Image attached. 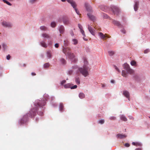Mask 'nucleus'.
Here are the masks:
<instances>
[{
    "instance_id": "obj_1",
    "label": "nucleus",
    "mask_w": 150,
    "mask_h": 150,
    "mask_svg": "<svg viewBox=\"0 0 150 150\" xmlns=\"http://www.w3.org/2000/svg\"><path fill=\"white\" fill-rule=\"evenodd\" d=\"M49 96L48 94H45L44 95V98L41 100H36L34 103V105L35 108H33L29 111V113L24 115L23 118L19 121V123L20 125H22L25 123L28 120V116L31 117L35 116L36 114L37 109L38 107H42L45 106L46 103V101L47 100Z\"/></svg>"
},
{
    "instance_id": "obj_2",
    "label": "nucleus",
    "mask_w": 150,
    "mask_h": 150,
    "mask_svg": "<svg viewBox=\"0 0 150 150\" xmlns=\"http://www.w3.org/2000/svg\"><path fill=\"white\" fill-rule=\"evenodd\" d=\"M83 59L84 61V64L83 67H79L77 65H74L72 66V69L76 71V73L77 74L81 73L84 77H86L89 75L88 71L90 69L88 66V62L86 58L83 57Z\"/></svg>"
},
{
    "instance_id": "obj_3",
    "label": "nucleus",
    "mask_w": 150,
    "mask_h": 150,
    "mask_svg": "<svg viewBox=\"0 0 150 150\" xmlns=\"http://www.w3.org/2000/svg\"><path fill=\"white\" fill-rule=\"evenodd\" d=\"M62 47L63 52L70 59L71 62L74 63L76 62L77 59L75 57L74 54L71 52L70 48L68 47Z\"/></svg>"
},
{
    "instance_id": "obj_4",
    "label": "nucleus",
    "mask_w": 150,
    "mask_h": 150,
    "mask_svg": "<svg viewBox=\"0 0 150 150\" xmlns=\"http://www.w3.org/2000/svg\"><path fill=\"white\" fill-rule=\"evenodd\" d=\"M123 67L124 70L122 71V75L124 77H126L127 76L128 74H131L133 73L134 71L127 63L124 64Z\"/></svg>"
},
{
    "instance_id": "obj_5",
    "label": "nucleus",
    "mask_w": 150,
    "mask_h": 150,
    "mask_svg": "<svg viewBox=\"0 0 150 150\" xmlns=\"http://www.w3.org/2000/svg\"><path fill=\"white\" fill-rule=\"evenodd\" d=\"M1 24L3 27L9 28H12L13 26L12 24L11 23L5 21H2Z\"/></svg>"
},
{
    "instance_id": "obj_6",
    "label": "nucleus",
    "mask_w": 150,
    "mask_h": 150,
    "mask_svg": "<svg viewBox=\"0 0 150 150\" xmlns=\"http://www.w3.org/2000/svg\"><path fill=\"white\" fill-rule=\"evenodd\" d=\"M110 10L112 11L113 13L117 14L120 11L119 8L115 6L112 5L110 6Z\"/></svg>"
},
{
    "instance_id": "obj_7",
    "label": "nucleus",
    "mask_w": 150,
    "mask_h": 150,
    "mask_svg": "<svg viewBox=\"0 0 150 150\" xmlns=\"http://www.w3.org/2000/svg\"><path fill=\"white\" fill-rule=\"evenodd\" d=\"M1 45L2 50L3 52H5L8 50V47L6 43L3 42L1 43Z\"/></svg>"
},
{
    "instance_id": "obj_8",
    "label": "nucleus",
    "mask_w": 150,
    "mask_h": 150,
    "mask_svg": "<svg viewBox=\"0 0 150 150\" xmlns=\"http://www.w3.org/2000/svg\"><path fill=\"white\" fill-rule=\"evenodd\" d=\"M41 37L44 39H50L51 37L50 36L46 33H43L41 34Z\"/></svg>"
},
{
    "instance_id": "obj_9",
    "label": "nucleus",
    "mask_w": 150,
    "mask_h": 150,
    "mask_svg": "<svg viewBox=\"0 0 150 150\" xmlns=\"http://www.w3.org/2000/svg\"><path fill=\"white\" fill-rule=\"evenodd\" d=\"M67 1L68 3L70 4L74 9L76 8V4L73 0H67Z\"/></svg>"
},
{
    "instance_id": "obj_10",
    "label": "nucleus",
    "mask_w": 150,
    "mask_h": 150,
    "mask_svg": "<svg viewBox=\"0 0 150 150\" xmlns=\"http://www.w3.org/2000/svg\"><path fill=\"white\" fill-rule=\"evenodd\" d=\"M67 1L68 3L70 4L74 9L76 8V4L73 0H67Z\"/></svg>"
},
{
    "instance_id": "obj_11",
    "label": "nucleus",
    "mask_w": 150,
    "mask_h": 150,
    "mask_svg": "<svg viewBox=\"0 0 150 150\" xmlns=\"http://www.w3.org/2000/svg\"><path fill=\"white\" fill-rule=\"evenodd\" d=\"M85 6L88 12H92V7L87 2L85 3Z\"/></svg>"
},
{
    "instance_id": "obj_12",
    "label": "nucleus",
    "mask_w": 150,
    "mask_h": 150,
    "mask_svg": "<svg viewBox=\"0 0 150 150\" xmlns=\"http://www.w3.org/2000/svg\"><path fill=\"white\" fill-rule=\"evenodd\" d=\"M123 94L124 96L127 98L129 101L130 100V94L129 92L126 90H124L123 92Z\"/></svg>"
},
{
    "instance_id": "obj_13",
    "label": "nucleus",
    "mask_w": 150,
    "mask_h": 150,
    "mask_svg": "<svg viewBox=\"0 0 150 150\" xmlns=\"http://www.w3.org/2000/svg\"><path fill=\"white\" fill-rule=\"evenodd\" d=\"M58 29L60 34H63L65 31V29L64 26L63 25H59L58 28Z\"/></svg>"
},
{
    "instance_id": "obj_14",
    "label": "nucleus",
    "mask_w": 150,
    "mask_h": 150,
    "mask_svg": "<svg viewBox=\"0 0 150 150\" xmlns=\"http://www.w3.org/2000/svg\"><path fill=\"white\" fill-rule=\"evenodd\" d=\"M134 10L136 11L138 10L139 7V1L138 0H134Z\"/></svg>"
},
{
    "instance_id": "obj_15",
    "label": "nucleus",
    "mask_w": 150,
    "mask_h": 150,
    "mask_svg": "<svg viewBox=\"0 0 150 150\" xmlns=\"http://www.w3.org/2000/svg\"><path fill=\"white\" fill-rule=\"evenodd\" d=\"M116 137L117 139H123L126 138L127 137V135L122 134H118L116 135Z\"/></svg>"
},
{
    "instance_id": "obj_16",
    "label": "nucleus",
    "mask_w": 150,
    "mask_h": 150,
    "mask_svg": "<svg viewBox=\"0 0 150 150\" xmlns=\"http://www.w3.org/2000/svg\"><path fill=\"white\" fill-rule=\"evenodd\" d=\"M74 71L75 72L76 74L77 75H80V74H81V73H80L79 74H77L76 73V71L72 69V67H71V69H69L67 71V73L68 75H71L72 74Z\"/></svg>"
},
{
    "instance_id": "obj_17",
    "label": "nucleus",
    "mask_w": 150,
    "mask_h": 150,
    "mask_svg": "<svg viewBox=\"0 0 150 150\" xmlns=\"http://www.w3.org/2000/svg\"><path fill=\"white\" fill-rule=\"evenodd\" d=\"M88 30L93 35H95V30L92 28L90 25H88Z\"/></svg>"
},
{
    "instance_id": "obj_18",
    "label": "nucleus",
    "mask_w": 150,
    "mask_h": 150,
    "mask_svg": "<svg viewBox=\"0 0 150 150\" xmlns=\"http://www.w3.org/2000/svg\"><path fill=\"white\" fill-rule=\"evenodd\" d=\"M99 7L102 10L106 12L108 11L109 9L108 7L104 5L100 6Z\"/></svg>"
},
{
    "instance_id": "obj_19",
    "label": "nucleus",
    "mask_w": 150,
    "mask_h": 150,
    "mask_svg": "<svg viewBox=\"0 0 150 150\" xmlns=\"http://www.w3.org/2000/svg\"><path fill=\"white\" fill-rule=\"evenodd\" d=\"M46 56L48 59H51L52 56V52L50 50H47L46 52Z\"/></svg>"
},
{
    "instance_id": "obj_20",
    "label": "nucleus",
    "mask_w": 150,
    "mask_h": 150,
    "mask_svg": "<svg viewBox=\"0 0 150 150\" xmlns=\"http://www.w3.org/2000/svg\"><path fill=\"white\" fill-rule=\"evenodd\" d=\"M40 45L42 47L44 48H47L48 45L44 40H42L40 42Z\"/></svg>"
},
{
    "instance_id": "obj_21",
    "label": "nucleus",
    "mask_w": 150,
    "mask_h": 150,
    "mask_svg": "<svg viewBox=\"0 0 150 150\" xmlns=\"http://www.w3.org/2000/svg\"><path fill=\"white\" fill-rule=\"evenodd\" d=\"M98 34L99 38L101 39H104L107 37V36L105 35H104L103 33L101 32H99Z\"/></svg>"
},
{
    "instance_id": "obj_22",
    "label": "nucleus",
    "mask_w": 150,
    "mask_h": 150,
    "mask_svg": "<svg viewBox=\"0 0 150 150\" xmlns=\"http://www.w3.org/2000/svg\"><path fill=\"white\" fill-rule=\"evenodd\" d=\"M78 26L80 29V31L81 33H82L83 36L85 37L86 35L84 33V32L83 30V27L80 24H78Z\"/></svg>"
},
{
    "instance_id": "obj_23",
    "label": "nucleus",
    "mask_w": 150,
    "mask_h": 150,
    "mask_svg": "<svg viewBox=\"0 0 150 150\" xmlns=\"http://www.w3.org/2000/svg\"><path fill=\"white\" fill-rule=\"evenodd\" d=\"M62 21L64 25H68L70 23L69 19L67 18H64L63 19Z\"/></svg>"
},
{
    "instance_id": "obj_24",
    "label": "nucleus",
    "mask_w": 150,
    "mask_h": 150,
    "mask_svg": "<svg viewBox=\"0 0 150 150\" xmlns=\"http://www.w3.org/2000/svg\"><path fill=\"white\" fill-rule=\"evenodd\" d=\"M75 81L77 84H79L80 83V78L78 76H76L75 77Z\"/></svg>"
},
{
    "instance_id": "obj_25",
    "label": "nucleus",
    "mask_w": 150,
    "mask_h": 150,
    "mask_svg": "<svg viewBox=\"0 0 150 150\" xmlns=\"http://www.w3.org/2000/svg\"><path fill=\"white\" fill-rule=\"evenodd\" d=\"M71 42L73 45H77L78 43V40L75 38H72L71 40Z\"/></svg>"
},
{
    "instance_id": "obj_26",
    "label": "nucleus",
    "mask_w": 150,
    "mask_h": 150,
    "mask_svg": "<svg viewBox=\"0 0 150 150\" xmlns=\"http://www.w3.org/2000/svg\"><path fill=\"white\" fill-rule=\"evenodd\" d=\"M112 23L115 25H117L119 27H121L122 26V25L120 23L117 21L113 20Z\"/></svg>"
},
{
    "instance_id": "obj_27",
    "label": "nucleus",
    "mask_w": 150,
    "mask_h": 150,
    "mask_svg": "<svg viewBox=\"0 0 150 150\" xmlns=\"http://www.w3.org/2000/svg\"><path fill=\"white\" fill-rule=\"evenodd\" d=\"M120 119L124 121H126L127 120V119L126 116L124 115H120Z\"/></svg>"
},
{
    "instance_id": "obj_28",
    "label": "nucleus",
    "mask_w": 150,
    "mask_h": 150,
    "mask_svg": "<svg viewBox=\"0 0 150 150\" xmlns=\"http://www.w3.org/2000/svg\"><path fill=\"white\" fill-rule=\"evenodd\" d=\"M40 29L42 31H46L47 29V28L44 26L42 25L40 27Z\"/></svg>"
},
{
    "instance_id": "obj_29",
    "label": "nucleus",
    "mask_w": 150,
    "mask_h": 150,
    "mask_svg": "<svg viewBox=\"0 0 150 150\" xmlns=\"http://www.w3.org/2000/svg\"><path fill=\"white\" fill-rule=\"evenodd\" d=\"M87 16L91 20L94 21L95 19V17L93 15H92L90 13H88L87 14Z\"/></svg>"
},
{
    "instance_id": "obj_30",
    "label": "nucleus",
    "mask_w": 150,
    "mask_h": 150,
    "mask_svg": "<svg viewBox=\"0 0 150 150\" xmlns=\"http://www.w3.org/2000/svg\"><path fill=\"white\" fill-rule=\"evenodd\" d=\"M132 144L133 145L136 146H140L142 145V143L139 142H132Z\"/></svg>"
},
{
    "instance_id": "obj_31",
    "label": "nucleus",
    "mask_w": 150,
    "mask_h": 150,
    "mask_svg": "<svg viewBox=\"0 0 150 150\" xmlns=\"http://www.w3.org/2000/svg\"><path fill=\"white\" fill-rule=\"evenodd\" d=\"M79 96L80 99H83L85 97V95L83 93H80L79 94Z\"/></svg>"
},
{
    "instance_id": "obj_32",
    "label": "nucleus",
    "mask_w": 150,
    "mask_h": 150,
    "mask_svg": "<svg viewBox=\"0 0 150 150\" xmlns=\"http://www.w3.org/2000/svg\"><path fill=\"white\" fill-rule=\"evenodd\" d=\"M60 63L62 64H65L66 63V61L65 59L63 58H61L60 59Z\"/></svg>"
},
{
    "instance_id": "obj_33",
    "label": "nucleus",
    "mask_w": 150,
    "mask_h": 150,
    "mask_svg": "<svg viewBox=\"0 0 150 150\" xmlns=\"http://www.w3.org/2000/svg\"><path fill=\"white\" fill-rule=\"evenodd\" d=\"M69 42L67 39H66L64 41V46H67L69 45Z\"/></svg>"
},
{
    "instance_id": "obj_34",
    "label": "nucleus",
    "mask_w": 150,
    "mask_h": 150,
    "mask_svg": "<svg viewBox=\"0 0 150 150\" xmlns=\"http://www.w3.org/2000/svg\"><path fill=\"white\" fill-rule=\"evenodd\" d=\"M71 84L68 83L65 84L64 85V86L65 88H71Z\"/></svg>"
},
{
    "instance_id": "obj_35",
    "label": "nucleus",
    "mask_w": 150,
    "mask_h": 150,
    "mask_svg": "<svg viewBox=\"0 0 150 150\" xmlns=\"http://www.w3.org/2000/svg\"><path fill=\"white\" fill-rule=\"evenodd\" d=\"M56 23L54 21H52L50 24V26L52 28H55L56 25Z\"/></svg>"
},
{
    "instance_id": "obj_36",
    "label": "nucleus",
    "mask_w": 150,
    "mask_h": 150,
    "mask_svg": "<svg viewBox=\"0 0 150 150\" xmlns=\"http://www.w3.org/2000/svg\"><path fill=\"white\" fill-rule=\"evenodd\" d=\"M64 106L62 103H60L59 105V110L60 111L62 112Z\"/></svg>"
},
{
    "instance_id": "obj_37",
    "label": "nucleus",
    "mask_w": 150,
    "mask_h": 150,
    "mask_svg": "<svg viewBox=\"0 0 150 150\" xmlns=\"http://www.w3.org/2000/svg\"><path fill=\"white\" fill-rule=\"evenodd\" d=\"M50 66V64L49 63H46L43 65V67L44 68H47L49 67Z\"/></svg>"
},
{
    "instance_id": "obj_38",
    "label": "nucleus",
    "mask_w": 150,
    "mask_h": 150,
    "mask_svg": "<svg viewBox=\"0 0 150 150\" xmlns=\"http://www.w3.org/2000/svg\"><path fill=\"white\" fill-rule=\"evenodd\" d=\"M130 64L132 66H136V62L135 61L132 60V61L130 62Z\"/></svg>"
},
{
    "instance_id": "obj_39",
    "label": "nucleus",
    "mask_w": 150,
    "mask_h": 150,
    "mask_svg": "<svg viewBox=\"0 0 150 150\" xmlns=\"http://www.w3.org/2000/svg\"><path fill=\"white\" fill-rule=\"evenodd\" d=\"M37 0H28V2L31 4H33L35 3Z\"/></svg>"
},
{
    "instance_id": "obj_40",
    "label": "nucleus",
    "mask_w": 150,
    "mask_h": 150,
    "mask_svg": "<svg viewBox=\"0 0 150 150\" xmlns=\"http://www.w3.org/2000/svg\"><path fill=\"white\" fill-rule=\"evenodd\" d=\"M105 122V120L104 119H101L100 120H99L98 121V122L101 124H103Z\"/></svg>"
},
{
    "instance_id": "obj_41",
    "label": "nucleus",
    "mask_w": 150,
    "mask_h": 150,
    "mask_svg": "<svg viewBox=\"0 0 150 150\" xmlns=\"http://www.w3.org/2000/svg\"><path fill=\"white\" fill-rule=\"evenodd\" d=\"M108 53L110 56H112L114 54V52L113 51H108Z\"/></svg>"
},
{
    "instance_id": "obj_42",
    "label": "nucleus",
    "mask_w": 150,
    "mask_h": 150,
    "mask_svg": "<svg viewBox=\"0 0 150 150\" xmlns=\"http://www.w3.org/2000/svg\"><path fill=\"white\" fill-rule=\"evenodd\" d=\"M114 67L115 69L118 72L120 73L121 72V71L118 69L117 67L115 65L114 66Z\"/></svg>"
},
{
    "instance_id": "obj_43",
    "label": "nucleus",
    "mask_w": 150,
    "mask_h": 150,
    "mask_svg": "<svg viewBox=\"0 0 150 150\" xmlns=\"http://www.w3.org/2000/svg\"><path fill=\"white\" fill-rule=\"evenodd\" d=\"M114 67L115 69L118 72L120 73L121 72V71L118 69L117 67L115 65L114 66Z\"/></svg>"
},
{
    "instance_id": "obj_44",
    "label": "nucleus",
    "mask_w": 150,
    "mask_h": 150,
    "mask_svg": "<svg viewBox=\"0 0 150 150\" xmlns=\"http://www.w3.org/2000/svg\"><path fill=\"white\" fill-rule=\"evenodd\" d=\"M3 2H4L5 3H6L9 6H10L11 5V4L10 2H9L7 1V0H3Z\"/></svg>"
},
{
    "instance_id": "obj_45",
    "label": "nucleus",
    "mask_w": 150,
    "mask_h": 150,
    "mask_svg": "<svg viewBox=\"0 0 150 150\" xmlns=\"http://www.w3.org/2000/svg\"><path fill=\"white\" fill-rule=\"evenodd\" d=\"M121 32L123 34H125L126 33V30L124 28H122L120 30Z\"/></svg>"
},
{
    "instance_id": "obj_46",
    "label": "nucleus",
    "mask_w": 150,
    "mask_h": 150,
    "mask_svg": "<svg viewBox=\"0 0 150 150\" xmlns=\"http://www.w3.org/2000/svg\"><path fill=\"white\" fill-rule=\"evenodd\" d=\"M109 119L110 120H116V117L114 116H111L109 117Z\"/></svg>"
},
{
    "instance_id": "obj_47",
    "label": "nucleus",
    "mask_w": 150,
    "mask_h": 150,
    "mask_svg": "<svg viewBox=\"0 0 150 150\" xmlns=\"http://www.w3.org/2000/svg\"><path fill=\"white\" fill-rule=\"evenodd\" d=\"M150 52V50L149 49H147L145 50L144 51V53L145 54H146Z\"/></svg>"
},
{
    "instance_id": "obj_48",
    "label": "nucleus",
    "mask_w": 150,
    "mask_h": 150,
    "mask_svg": "<svg viewBox=\"0 0 150 150\" xmlns=\"http://www.w3.org/2000/svg\"><path fill=\"white\" fill-rule=\"evenodd\" d=\"M66 82V81L65 80H63L62 81H61L60 82V84L62 85H63Z\"/></svg>"
},
{
    "instance_id": "obj_49",
    "label": "nucleus",
    "mask_w": 150,
    "mask_h": 150,
    "mask_svg": "<svg viewBox=\"0 0 150 150\" xmlns=\"http://www.w3.org/2000/svg\"><path fill=\"white\" fill-rule=\"evenodd\" d=\"M76 13L78 15H79L80 14L79 12V11H78L77 9L76 8L74 9Z\"/></svg>"
},
{
    "instance_id": "obj_50",
    "label": "nucleus",
    "mask_w": 150,
    "mask_h": 150,
    "mask_svg": "<svg viewBox=\"0 0 150 150\" xmlns=\"http://www.w3.org/2000/svg\"><path fill=\"white\" fill-rule=\"evenodd\" d=\"M77 86L76 85H75L74 86H71V89H74L76 88H77Z\"/></svg>"
},
{
    "instance_id": "obj_51",
    "label": "nucleus",
    "mask_w": 150,
    "mask_h": 150,
    "mask_svg": "<svg viewBox=\"0 0 150 150\" xmlns=\"http://www.w3.org/2000/svg\"><path fill=\"white\" fill-rule=\"evenodd\" d=\"M107 86V85L105 84H102V87L103 88H105Z\"/></svg>"
},
{
    "instance_id": "obj_52",
    "label": "nucleus",
    "mask_w": 150,
    "mask_h": 150,
    "mask_svg": "<svg viewBox=\"0 0 150 150\" xmlns=\"http://www.w3.org/2000/svg\"><path fill=\"white\" fill-rule=\"evenodd\" d=\"M124 146H125V147H129V146H130V145L128 143H125V145H124Z\"/></svg>"
},
{
    "instance_id": "obj_53",
    "label": "nucleus",
    "mask_w": 150,
    "mask_h": 150,
    "mask_svg": "<svg viewBox=\"0 0 150 150\" xmlns=\"http://www.w3.org/2000/svg\"><path fill=\"white\" fill-rule=\"evenodd\" d=\"M129 118L130 120H133L134 119V117L132 116H129Z\"/></svg>"
},
{
    "instance_id": "obj_54",
    "label": "nucleus",
    "mask_w": 150,
    "mask_h": 150,
    "mask_svg": "<svg viewBox=\"0 0 150 150\" xmlns=\"http://www.w3.org/2000/svg\"><path fill=\"white\" fill-rule=\"evenodd\" d=\"M59 46V44L58 43H56L54 45V47L56 48H57Z\"/></svg>"
},
{
    "instance_id": "obj_55",
    "label": "nucleus",
    "mask_w": 150,
    "mask_h": 150,
    "mask_svg": "<svg viewBox=\"0 0 150 150\" xmlns=\"http://www.w3.org/2000/svg\"><path fill=\"white\" fill-rule=\"evenodd\" d=\"M104 17L106 18H108L109 17L107 15L105 14L104 15Z\"/></svg>"
},
{
    "instance_id": "obj_56",
    "label": "nucleus",
    "mask_w": 150,
    "mask_h": 150,
    "mask_svg": "<svg viewBox=\"0 0 150 150\" xmlns=\"http://www.w3.org/2000/svg\"><path fill=\"white\" fill-rule=\"evenodd\" d=\"M38 114L39 115L42 116V115H43V113L42 112H40L38 113Z\"/></svg>"
},
{
    "instance_id": "obj_57",
    "label": "nucleus",
    "mask_w": 150,
    "mask_h": 150,
    "mask_svg": "<svg viewBox=\"0 0 150 150\" xmlns=\"http://www.w3.org/2000/svg\"><path fill=\"white\" fill-rule=\"evenodd\" d=\"M10 56L9 55H8L6 56V59L7 60H9L10 59Z\"/></svg>"
},
{
    "instance_id": "obj_58",
    "label": "nucleus",
    "mask_w": 150,
    "mask_h": 150,
    "mask_svg": "<svg viewBox=\"0 0 150 150\" xmlns=\"http://www.w3.org/2000/svg\"><path fill=\"white\" fill-rule=\"evenodd\" d=\"M31 74L32 76H34L36 74L34 72H32L31 73Z\"/></svg>"
},
{
    "instance_id": "obj_59",
    "label": "nucleus",
    "mask_w": 150,
    "mask_h": 150,
    "mask_svg": "<svg viewBox=\"0 0 150 150\" xmlns=\"http://www.w3.org/2000/svg\"><path fill=\"white\" fill-rule=\"evenodd\" d=\"M115 81L113 80H111L110 81V82L112 83H115Z\"/></svg>"
},
{
    "instance_id": "obj_60",
    "label": "nucleus",
    "mask_w": 150,
    "mask_h": 150,
    "mask_svg": "<svg viewBox=\"0 0 150 150\" xmlns=\"http://www.w3.org/2000/svg\"><path fill=\"white\" fill-rule=\"evenodd\" d=\"M85 37L83 36V39L85 41H87L88 40V39H86V38H85Z\"/></svg>"
},
{
    "instance_id": "obj_61",
    "label": "nucleus",
    "mask_w": 150,
    "mask_h": 150,
    "mask_svg": "<svg viewBox=\"0 0 150 150\" xmlns=\"http://www.w3.org/2000/svg\"><path fill=\"white\" fill-rule=\"evenodd\" d=\"M71 35L72 36H74V33L72 32H71Z\"/></svg>"
},
{
    "instance_id": "obj_62",
    "label": "nucleus",
    "mask_w": 150,
    "mask_h": 150,
    "mask_svg": "<svg viewBox=\"0 0 150 150\" xmlns=\"http://www.w3.org/2000/svg\"><path fill=\"white\" fill-rule=\"evenodd\" d=\"M135 150H142V149L140 148H137Z\"/></svg>"
},
{
    "instance_id": "obj_63",
    "label": "nucleus",
    "mask_w": 150,
    "mask_h": 150,
    "mask_svg": "<svg viewBox=\"0 0 150 150\" xmlns=\"http://www.w3.org/2000/svg\"><path fill=\"white\" fill-rule=\"evenodd\" d=\"M1 45L0 44V50H1Z\"/></svg>"
},
{
    "instance_id": "obj_64",
    "label": "nucleus",
    "mask_w": 150,
    "mask_h": 150,
    "mask_svg": "<svg viewBox=\"0 0 150 150\" xmlns=\"http://www.w3.org/2000/svg\"><path fill=\"white\" fill-rule=\"evenodd\" d=\"M149 117L150 118V117Z\"/></svg>"
}]
</instances>
